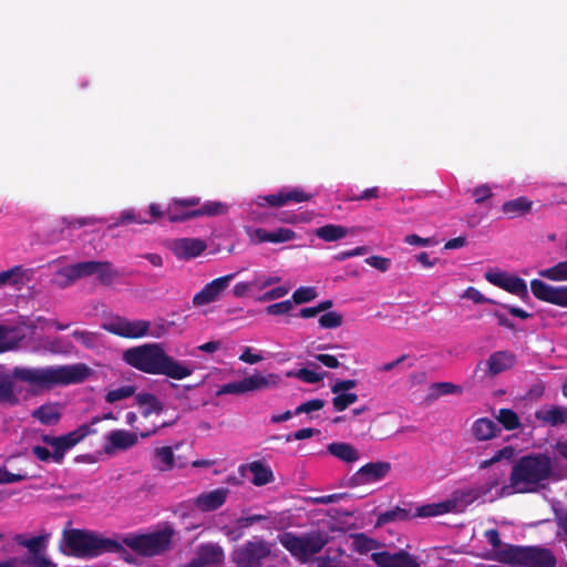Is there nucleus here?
Instances as JSON below:
<instances>
[{"instance_id": "f257e3e1", "label": "nucleus", "mask_w": 567, "mask_h": 567, "mask_svg": "<svg viewBox=\"0 0 567 567\" xmlns=\"http://www.w3.org/2000/svg\"><path fill=\"white\" fill-rule=\"evenodd\" d=\"M551 475L553 462L547 454L524 455L513 465L509 483L501 487L498 496L538 493L546 488Z\"/></svg>"}, {"instance_id": "f03ea898", "label": "nucleus", "mask_w": 567, "mask_h": 567, "mask_svg": "<svg viewBox=\"0 0 567 567\" xmlns=\"http://www.w3.org/2000/svg\"><path fill=\"white\" fill-rule=\"evenodd\" d=\"M122 359L141 372L166 375L174 380L185 379L193 373V369L168 355L161 343L131 347L123 352Z\"/></svg>"}, {"instance_id": "7ed1b4c3", "label": "nucleus", "mask_w": 567, "mask_h": 567, "mask_svg": "<svg viewBox=\"0 0 567 567\" xmlns=\"http://www.w3.org/2000/svg\"><path fill=\"white\" fill-rule=\"evenodd\" d=\"M10 377L12 381H21L35 389H50L58 384L71 383V367H16Z\"/></svg>"}, {"instance_id": "20e7f679", "label": "nucleus", "mask_w": 567, "mask_h": 567, "mask_svg": "<svg viewBox=\"0 0 567 567\" xmlns=\"http://www.w3.org/2000/svg\"><path fill=\"white\" fill-rule=\"evenodd\" d=\"M497 559L504 564L524 567H556L557 564L554 554L547 548L509 544L497 553Z\"/></svg>"}, {"instance_id": "39448f33", "label": "nucleus", "mask_w": 567, "mask_h": 567, "mask_svg": "<svg viewBox=\"0 0 567 567\" xmlns=\"http://www.w3.org/2000/svg\"><path fill=\"white\" fill-rule=\"evenodd\" d=\"M123 549L116 539L103 537L92 530L73 528V557L91 559Z\"/></svg>"}, {"instance_id": "423d86ee", "label": "nucleus", "mask_w": 567, "mask_h": 567, "mask_svg": "<svg viewBox=\"0 0 567 567\" xmlns=\"http://www.w3.org/2000/svg\"><path fill=\"white\" fill-rule=\"evenodd\" d=\"M281 546L295 558L306 561L313 555L321 551L327 545L329 537L326 533L312 532L305 535H297L286 532L278 537Z\"/></svg>"}, {"instance_id": "0eeeda50", "label": "nucleus", "mask_w": 567, "mask_h": 567, "mask_svg": "<svg viewBox=\"0 0 567 567\" xmlns=\"http://www.w3.org/2000/svg\"><path fill=\"white\" fill-rule=\"evenodd\" d=\"M272 544L259 536H254L230 554L235 567H262L270 557Z\"/></svg>"}, {"instance_id": "6e6552de", "label": "nucleus", "mask_w": 567, "mask_h": 567, "mask_svg": "<svg viewBox=\"0 0 567 567\" xmlns=\"http://www.w3.org/2000/svg\"><path fill=\"white\" fill-rule=\"evenodd\" d=\"M174 530L171 527L151 534L125 538L124 543L132 550L144 556H156L169 548Z\"/></svg>"}, {"instance_id": "1a4fd4ad", "label": "nucleus", "mask_w": 567, "mask_h": 567, "mask_svg": "<svg viewBox=\"0 0 567 567\" xmlns=\"http://www.w3.org/2000/svg\"><path fill=\"white\" fill-rule=\"evenodd\" d=\"M279 382L280 377L277 374L270 373L268 375H262L260 373H255L244 378L243 380L223 384L217 394H244L276 386Z\"/></svg>"}, {"instance_id": "9d476101", "label": "nucleus", "mask_w": 567, "mask_h": 567, "mask_svg": "<svg viewBox=\"0 0 567 567\" xmlns=\"http://www.w3.org/2000/svg\"><path fill=\"white\" fill-rule=\"evenodd\" d=\"M102 327L105 331L125 339H140L148 334L151 322L143 319L130 320L125 317L113 316Z\"/></svg>"}, {"instance_id": "9b49d317", "label": "nucleus", "mask_w": 567, "mask_h": 567, "mask_svg": "<svg viewBox=\"0 0 567 567\" xmlns=\"http://www.w3.org/2000/svg\"><path fill=\"white\" fill-rule=\"evenodd\" d=\"M485 279L503 290L519 297L525 300L528 298L527 284L524 279L508 275L507 272L499 270H488L484 275Z\"/></svg>"}, {"instance_id": "f8f14e48", "label": "nucleus", "mask_w": 567, "mask_h": 567, "mask_svg": "<svg viewBox=\"0 0 567 567\" xmlns=\"http://www.w3.org/2000/svg\"><path fill=\"white\" fill-rule=\"evenodd\" d=\"M391 471L389 462H370L360 467L348 481L351 487L365 485L384 478Z\"/></svg>"}, {"instance_id": "ddd939ff", "label": "nucleus", "mask_w": 567, "mask_h": 567, "mask_svg": "<svg viewBox=\"0 0 567 567\" xmlns=\"http://www.w3.org/2000/svg\"><path fill=\"white\" fill-rule=\"evenodd\" d=\"M235 277V272L228 274L206 284L197 293L194 295L193 305L202 307L218 300Z\"/></svg>"}, {"instance_id": "4468645a", "label": "nucleus", "mask_w": 567, "mask_h": 567, "mask_svg": "<svg viewBox=\"0 0 567 567\" xmlns=\"http://www.w3.org/2000/svg\"><path fill=\"white\" fill-rule=\"evenodd\" d=\"M530 291L540 301L567 307V286L554 287L540 279H533L530 281Z\"/></svg>"}, {"instance_id": "2eb2a0df", "label": "nucleus", "mask_w": 567, "mask_h": 567, "mask_svg": "<svg viewBox=\"0 0 567 567\" xmlns=\"http://www.w3.org/2000/svg\"><path fill=\"white\" fill-rule=\"evenodd\" d=\"M372 558L379 567H420L417 558L404 549L395 553L386 550L374 553Z\"/></svg>"}, {"instance_id": "dca6fc26", "label": "nucleus", "mask_w": 567, "mask_h": 567, "mask_svg": "<svg viewBox=\"0 0 567 567\" xmlns=\"http://www.w3.org/2000/svg\"><path fill=\"white\" fill-rule=\"evenodd\" d=\"M200 203L199 197L175 198L166 209V216L171 223H181L192 218H196L195 209Z\"/></svg>"}, {"instance_id": "f3484780", "label": "nucleus", "mask_w": 567, "mask_h": 567, "mask_svg": "<svg viewBox=\"0 0 567 567\" xmlns=\"http://www.w3.org/2000/svg\"><path fill=\"white\" fill-rule=\"evenodd\" d=\"M224 550L218 544H203L197 548L196 556L188 561L187 567L218 565L224 560Z\"/></svg>"}, {"instance_id": "a211bd4d", "label": "nucleus", "mask_w": 567, "mask_h": 567, "mask_svg": "<svg viewBox=\"0 0 567 567\" xmlns=\"http://www.w3.org/2000/svg\"><path fill=\"white\" fill-rule=\"evenodd\" d=\"M311 195L306 194L302 189L292 188L289 190H281L277 194H270L267 196L258 197V205L265 206L269 205L272 207H281L290 202L302 203L311 199Z\"/></svg>"}, {"instance_id": "6ab92c4d", "label": "nucleus", "mask_w": 567, "mask_h": 567, "mask_svg": "<svg viewBox=\"0 0 567 567\" xmlns=\"http://www.w3.org/2000/svg\"><path fill=\"white\" fill-rule=\"evenodd\" d=\"M207 245L200 238H178L172 241L171 249L178 259H192L205 251Z\"/></svg>"}, {"instance_id": "aec40b11", "label": "nucleus", "mask_w": 567, "mask_h": 567, "mask_svg": "<svg viewBox=\"0 0 567 567\" xmlns=\"http://www.w3.org/2000/svg\"><path fill=\"white\" fill-rule=\"evenodd\" d=\"M138 441L137 434L126 430H113L106 435V444L104 451L112 454L115 451H126L136 445Z\"/></svg>"}, {"instance_id": "412c9836", "label": "nucleus", "mask_w": 567, "mask_h": 567, "mask_svg": "<svg viewBox=\"0 0 567 567\" xmlns=\"http://www.w3.org/2000/svg\"><path fill=\"white\" fill-rule=\"evenodd\" d=\"M228 493L229 491L225 487L202 493L196 497L195 505L202 512L215 511L225 504Z\"/></svg>"}, {"instance_id": "4be33fe9", "label": "nucleus", "mask_w": 567, "mask_h": 567, "mask_svg": "<svg viewBox=\"0 0 567 567\" xmlns=\"http://www.w3.org/2000/svg\"><path fill=\"white\" fill-rule=\"evenodd\" d=\"M487 374L495 377L515 364V355L509 351L493 352L486 361Z\"/></svg>"}, {"instance_id": "5701e85b", "label": "nucleus", "mask_w": 567, "mask_h": 567, "mask_svg": "<svg viewBox=\"0 0 567 567\" xmlns=\"http://www.w3.org/2000/svg\"><path fill=\"white\" fill-rule=\"evenodd\" d=\"M31 278V270L25 269L22 265L0 271V286L19 287L24 285Z\"/></svg>"}, {"instance_id": "b1692460", "label": "nucleus", "mask_w": 567, "mask_h": 567, "mask_svg": "<svg viewBox=\"0 0 567 567\" xmlns=\"http://www.w3.org/2000/svg\"><path fill=\"white\" fill-rule=\"evenodd\" d=\"M471 432L475 440L488 441L495 437L501 432V429L493 420L480 417L473 423Z\"/></svg>"}, {"instance_id": "393cba45", "label": "nucleus", "mask_w": 567, "mask_h": 567, "mask_svg": "<svg viewBox=\"0 0 567 567\" xmlns=\"http://www.w3.org/2000/svg\"><path fill=\"white\" fill-rule=\"evenodd\" d=\"M135 402L142 409L141 414L145 419L152 414L161 415L164 410L162 402L152 393L136 394Z\"/></svg>"}, {"instance_id": "a878e982", "label": "nucleus", "mask_w": 567, "mask_h": 567, "mask_svg": "<svg viewBox=\"0 0 567 567\" xmlns=\"http://www.w3.org/2000/svg\"><path fill=\"white\" fill-rule=\"evenodd\" d=\"M247 467L254 475L250 482L255 486H264L275 480L271 467L265 462L254 461L249 463Z\"/></svg>"}, {"instance_id": "bb28decb", "label": "nucleus", "mask_w": 567, "mask_h": 567, "mask_svg": "<svg viewBox=\"0 0 567 567\" xmlns=\"http://www.w3.org/2000/svg\"><path fill=\"white\" fill-rule=\"evenodd\" d=\"M533 202L525 196L507 200L502 205V212L509 218L524 216L532 210Z\"/></svg>"}, {"instance_id": "cd10ccee", "label": "nucleus", "mask_w": 567, "mask_h": 567, "mask_svg": "<svg viewBox=\"0 0 567 567\" xmlns=\"http://www.w3.org/2000/svg\"><path fill=\"white\" fill-rule=\"evenodd\" d=\"M537 420L550 426H558L567 421V409L564 406H553L548 410H540L535 413Z\"/></svg>"}, {"instance_id": "c85d7f7f", "label": "nucleus", "mask_w": 567, "mask_h": 567, "mask_svg": "<svg viewBox=\"0 0 567 567\" xmlns=\"http://www.w3.org/2000/svg\"><path fill=\"white\" fill-rule=\"evenodd\" d=\"M18 401L10 374L0 367V404L14 405Z\"/></svg>"}, {"instance_id": "c756f323", "label": "nucleus", "mask_w": 567, "mask_h": 567, "mask_svg": "<svg viewBox=\"0 0 567 567\" xmlns=\"http://www.w3.org/2000/svg\"><path fill=\"white\" fill-rule=\"evenodd\" d=\"M327 449L331 455L347 463L355 462L360 457L358 450L349 443H330Z\"/></svg>"}, {"instance_id": "7c9ffc66", "label": "nucleus", "mask_w": 567, "mask_h": 567, "mask_svg": "<svg viewBox=\"0 0 567 567\" xmlns=\"http://www.w3.org/2000/svg\"><path fill=\"white\" fill-rule=\"evenodd\" d=\"M454 507L453 502H442V503H433L419 506L416 508V513L413 514V517H434L439 515H443L450 513Z\"/></svg>"}, {"instance_id": "2f4dec72", "label": "nucleus", "mask_w": 567, "mask_h": 567, "mask_svg": "<svg viewBox=\"0 0 567 567\" xmlns=\"http://www.w3.org/2000/svg\"><path fill=\"white\" fill-rule=\"evenodd\" d=\"M316 235L324 241L332 243L344 238L348 235V229L341 225L328 224L319 227Z\"/></svg>"}, {"instance_id": "473e14b6", "label": "nucleus", "mask_w": 567, "mask_h": 567, "mask_svg": "<svg viewBox=\"0 0 567 567\" xmlns=\"http://www.w3.org/2000/svg\"><path fill=\"white\" fill-rule=\"evenodd\" d=\"M155 468L162 472L171 471L175 464V456L171 446L158 447L154 451Z\"/></svg>"}, {"instance_id": "72a5a7b5", "label": "nucleus", "mask_w": 567, "mask_h": 567, "mask_svg": "<svg viewBox=\"0 0 567 567\" xmlns=\"http://www.w3.org/2000/svg\"><path fill=\"white\" fill-rule=\"evenodd\" d=\"M95 276L100 284L111 286L120 277V272L110 261H96Z\"/></svg>"}, {"instance_id": "f704fd0d", "label": "nucleus", "mask_w": 567, "mask_h": 567, "mask_svg": "<svg viewBox=\"0 0 567 567\" xmlns=\"http://www.w3.org/2000/svg\"><path fill=\"white\" fill-rule=\"evenodd\" d=\"M328 516L333 520V525L331 526V530H341L346 532L354 527V524H347L346 518L353 516V512L343 511L339 508H332L328 512Z\"/></svg>"}, {"instance_id": "c9c22d12", "label": "nucleus", "mask_w": 567, "mask_h": 567, "mask_svg": "<svg viewBox=\"0 0 567 567\" xmlns=\"http://www.w3.org/2000/svg\"><path fill=\"white\" fill-rule=\"evenodd\" d=\"M99 380V373L85 363L73 364V384Z\"/></svg>"}, {"instance_id": "e433bc0d", "label": "nucleus", "mask_w": 567, "mask_h": 567, "mask_svg": "<svg viewBox=\"0 0 567 567\" xmlns=\"http://www.w3.org/2000/svg\"><path fill=\"white\" fill-rule=\"evenodd\" d=\"M413 518V515L410 513L409 509L401 508L396 506L393 509L386 511L384 513H381L378 517V525H384L391 522L396 520H409Z\"/></svg>"}, {"instance_id": "4c0bfd02", "label": "nucleus", "mask_w": 567, "mask_h": 567, "mask_svg": "<svg viewBox=\"0 0 567 567\" xmlns=\"http://www.w3.org/2000/svg\"><path fill=\"white\" fill-rule=\"evenodd\" d=\"M32 416L45 425H52L60 420V413L51 405H41L32 412Z\"/></svg>"}, {"instance_id": "58836bf2", "label": "nucleus", "mask_w": 567, "mask_h": 567, "mask_svg": "<svg viewBox=\"0 0 567 567\" xmlns=\"http://www.w3.org/2000/svg\"><path fill=\"white\" fill-rule=\"evenodd\" d=\"M496 420L503 425V427L507 431L516 430L520 426V421L515 411L512 409H501L496 416Z\"/></svg>"}, {"instance_id": "ea45409f", "label": "nucleus", "mask_w": 567, "mask_h": 567, "mask_svg": "<svg viewBox=\"0 0 567 567\" xmlns=\"http://www.w3.org/2000/svg\"><path fill=\"white\" fill-rule=\"evenodd\" d=\"M136 392L135 385H122L117 389H110L105 394V402L113 404L117 401H122L133 396Z\"/></svg>"}, {"instance_id": "a19ab883", "label": "nucleus", "mask_w": 567, "mask_h": 567, "mask_svg": "<svg viewBox=\"0 0 567 567\" xmlns=\"http://www.w3.org/2000/svg\"><path fill=\"white\" fill-rule=\"evenodd\" d=\"M16 540L19 545L28 548V550L35 557L44 549L47 536H34L25 539L23 536L19 535Z\"/></svg>"}, {"instance_id": "79ce46f5", "label": "nucleus", "mask_w": 567, "mask_h": 567, "mask_svg": "<svg viewBox=\"0 0 567 567\" xmlns=\"http://www.w3.org/2000/svg\"><path fill=\"white\" fill-rule=\"evenodd\" d=\"M538 274L540 277L549 280L565 281L567 280V260L560 261L550 268L543 269Z\"/></svg>"}, {"instance_id": "37998d69", "label": "nucleus", "mask_w": 567, "mask_h": 567, "mask_svg": "<svg viewBox=\"0 0 567 567\" xmlns=\"http://www.w3.org/2000/svg\"><path fill=\"white\" fill-rule=\"evenodd\" d=\"M227 205L221 202H207L195 209L196 218L202 216H218L227 213Z\"/></svg>"}, {"instance_id": "c03bdc74", "label": "nucleus", "mask_w": 567, "mask_h": 567, "mask_svg": "<svg viewBox=\"0 0 567 567\" xmlns=\"http://www.w3.org/2000/svg\"><path fill=\"white\" fill-rule=\"evenodd\" d=\"M58 439H60V441L56 444L51 445V447L53 449L52 460L60 463L65 453L71 449V432L65 433L62 436H58Z\"/></svg>"}, {"instance_id": "a18cd8bd", "label": "nucleus", "mask_w": 567, "mask_h": 567, "mask_svg": "<svg viewBox=\"0 0 567 567\" xmlns=\"http://www.w3.org/2000/svg\"><path fill=\"white\" fill-rule=\"evenodd\" d=\"M358 401V395L352 392H342L339 394H336V396L332 399V405L334 411L342 412L347 410L350 405L355 403Z\"/></svg>"}, {"instance_id": "49530a36", "label": "nucleus", "mask_w": 567, "mask_h": 567, "mask_svg": "<svg viewBox=\"0 0 567 567\" xmlns=\"http://www.w3.org/2000/svg\"><path fill=\"white\" fill-rule=\"evenodd\" d=\"M13 328L0 324V353L14 349L18 340L11 337Z\"/></svg>"}, {"instance_id": "de8ad7c7", "label": "nucleus", "mask_w": 567, "mask_h": 567, "mask_svg": "<svg viewBox=\"0 0 567 567\" xmlns=\"http://www.w3.org/2000/svg\"><path fill=\"white\" fill-rule=\"evenodd\" d=\"M96 261L87 260L73 264V280L95 275Z\"/></svg>"}, {"instance_id": "09e8293b", "label": "nucleus", "mask_w": 567, "mask_h": 567, "mask_svg": "<svg viewBox=\"0 0 567 567\" xmlns=\"http://www.w3.org/2000/svg\"><path fill=\"white\" fill-rule=\"evenodd\" d=\"M342 315L336 311L326 312L319 318V326L323 329L339 328L342 324Z\"/></svg>"}, {"instance_id": "8fccbe9b", "label": "nucleus", "mask_w": 567, "mask_h": 567, "mask_svg": "<svg viewBox=\"0 0 567 567\" xmlns=\"http://www.w3.org/2000/svg\"><path fill=\"white\" fill-rule=\"evenodd\" d=\"M317 291L315 287H299L292 293V300L297 305H302L312 301L317 298Z\"/></svg>"}, {"instance_id": "3c124183", "label": "nucleus", "mask_w": 567, "mask_h": 567, "mask_svg": "<svg viewBox=\"0 0 567 567\" xmlns=\"http://www.w3.org/2000/svg\"><path fill=\"white\" fill-rule=\"evenodd\" d=\"M132 223L148 224V223H151V220H147V219L143 218L141 216V214H136L133 210H126V212H123L120 215L117 221L114 225L115 226H121V225H128V224H132Z\"/></svg>"}, {"instance_id": "603ef678", "label": "nucleus", "mask_w": 567, "mask_h": 567, "mask_svg": "<svg viewBox=\"0 0 567 567\" xmlns=\"http://www.w3.org/2000/svg\"><path fill=\"white\" fill-rule=\"evenodd\" d=\"M514 455V449L512 446H505L502 450L497 451L495 455L489 460H484L481 462L480 468H487L496 462H499L503 458L509 460Z\"/></svg>"}, {"instance_id": "864d4df0", "label": "nucleus", "mask_w": 567, "mask_h": 567, "mask_svg": "<svg viewBox=\"0 0 567 567\" xmlns=\"http://www.w3.org/2000/svg\"><path fill=\"white\" fill-rule=\"evenodd\" d=\"M296 238V233L289 228H278L270 231V243L279 244L292 240Z\"/></svg>"}, {"instance_id": "5fc2aeb1", "label": "nucleus", "mask_w": 567, "mask_h": 567, "mask_svg": "<svg viewBox=\"0 0 567 567\" xmlns=\"http://www.w3.org/2000/svg\"><path fill=\"white\" fill-rule=\"evenodd\" d=\"M73 339H76L89 349L94 348L97 341L96 333L79 330H73Z\"/></svg>"}, {"instance_id": "6e6d98bb", "label": "nucleus", "mask_w": 567, "mask_h": 567, "mask_svg": "<svg viewBox=\"0 0 567 567\" xmlns=\"http://www.w3.org/2000/svg\"><path fill=\"white\" fill-rule=\"evenodd\" d=\"M291 309H292V301L284 300L280 302L269 305L266 308V312L271 316H280V315H286V313L290 312Z\"/></svg>"}, {"instance_id": "4d7b16f0", "label": "nucleus", "mask_w": 567, "mask_h": 567, "mask_svg": "<svg viewBox=\"0 0 567 567\" xmlns=\"http://www.w3.org/2000/svg\"><path fill=\"white\" fill-rule=\"evenodd\" d=\"M472 196L474 197L476 204H483L485 200L493 196V193L488 185L482 184L472 190Z\"/></svg>"}, {"instance_id": "13d9d810", "label": "nucleus", "mask_w": 567, "mask_h": 567, "mask_svg": "<svg viewBox=\"0 0 567 567\" xmlns=\"http://www.w3.org/2000/svg\"><path fill=\"white\" fill-rule=\"evenodd\" d=\"M299 380L306 382V383H310V384H313V383H318L322 380V375L312 371V370H309L307 368H301L298 370V372L295 374Z\"/></svg>"}, {"instance_id": "bf43d9fd", "label": "nucleus", "mask_w": 567, "mask_h": 567, "mask_svg": "<svg viewBox=\"0 0 567 567\" xmlns=\"http://www.w3.org/2000/svg\"><path fill=\"white\" fill-rule=\"evenodd\" d=\"M59 547L63 554L71 555V519H69L64 525Z\"/></svg>"}, {"instance_id": "052dcab7", "label": "nucleus", "mask_w": 567, "mask_h": 567, "mask_svg": "<svg viewBox=\"0 0 567 567\" xmlns=\"http://www.w3.org/2000/svg\"><path fill=\"white\" fill-rule=\"evenodd\" d=\"M27 474L11 473L6 467H0V484H11L27 480Z\"/></svg>"}, {"instance_id": "680f3d73", "label": "nucleus", "mask_w": 567, "mask_h": 567, "mask_svg": "<svg viewBox=\"0 0 567 567\" xmlns=\"http://www.w3.org/2000/svg\"><path fill=\"white\" fill-rule=\"evenodd\" d=\"M380 197V189L378 186H373L370 188L364 189L362 193L358 195H350L348 196V199L351 202H359V200H370L374 198Z\"/></svg>"}, {"instance_id": "e2e57ef3", "label": "nucleus", "mask_w": 567, "mask_h": 567, "mask_svg": "<svg viewBox=\"0 0 567 567\" xmlns=\"http://www.w3.org/2000/svg\"><path fill=\"white\" fill-rule=\"evenodd\" d=\"M365 264L384 272L390 268L391 261L389 258L385 257L370 256L365 259Z\"/></svg>"}, {"instance_id": "0e129e2a", "label": "nucleus", "mask_w": 567, "mask_h": 567, "mask_svg": "<svg viewBox=\"0 0 567 567\" xmlns=\"http://www.w3.org/2000/svg\"><path fill=\"white\" fill-rule=\"evenodd\" d=\"M357 380L354 379H347V380H337L332 385H331V392L333 394H339V393H342V392H347L353 388L357 386Z\"/></svg>"}, {"instance_id": "69168bd1", "label": "nucleus", "mask_w": 567, "mask_h": 567, "mask_svg": "<svg viewBox=\"0 0 567 567\" xmlns=\"http://www.w3.org/2000/svg\"><path fill=\"white\" fill-rule=\"evenodd\" d=\"M462 297H463V298H466V299H468V300H472L474 303H478V305H480V303L494 302L493 300H491V299H488V298L484 297V296L482 295V292H481L478 289L474 288V287H468V288L464 291V293H463V296H462Z\"/></svg>"}, {"instance_id": "338daca9", "label": "nucleus", "mask_w": 567, "mask_h": 567, "mask_svg": "<svg viewBox=\"0 0 567 567\" xmlns=\"http://www.w3.org/2000/svg\"><path fill=\"white\" fill-rule=\"evenodd\" d=\"M168 324L164 319H158L153 324L151 323V328L148 329V334L153 338H162L167 332Z\"/></svg>"}, {"instance_id": "774afa93", "label": "nucleus", "mask_w": 567, "mask_h": 567, "mask_svg": "<svg viewBox=\"0 0 567 567\" xmlns=\"http://www.w3.org/2000/svg\"><path fill=\"white\" fill-rule=\"evenodd\" d=\"M433 388L437 390L439 395H447V394H454L460 393L462 389L451 382H439L434 383Z\"/></svg>"}]
</instances>
